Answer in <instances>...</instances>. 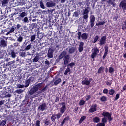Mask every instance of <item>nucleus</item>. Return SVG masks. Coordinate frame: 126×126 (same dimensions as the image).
<instances>
[{
	"mask_svg": "<svg viewBox=\"0 0 126 126\" xmlns=\"http://www.w3.org/2000/svg\"><path fill=\"white\" fill-rule=\"evenodd\" d=\"M62 106L60 108V112L57 114V120H60L62 117L63 114L64 113V112L66 111V104L65 102H61L60 103Z\"/></svg>",
	"mask_w": 126,
	"mask_h": 126,
	"instance_id": "f257e3e1",
	"label": "nucleus"
},
{
	"mask_svg": "<svg viewBox=\"0 0 126 126\" xmlns=\"http://www.w3.org/2000/svg\"><path fill=\"white\" fill-rule=\"evenodd\" d=\"M25 16H27V13L25 12V11L20 12L16 19H18V20H22L24 23H28L29 22L28 18L27 17H25Z\"/></svg>",
	"mask_w": 126,
	"mask_h": 126,
	"instance_id": "f03ea898",
	"label": "nucleus"
},
{
	"mask_svg": "<svg viewBox=\"0 0 126 126\" xmlns=\"http://www.w3.org/2000/svg\"><path fill=\"white\" fill-rule=\"evenodd\" d=\"M42 84H43V83H40L37 84L36 85L33 86L32 88L29 91L28 93V95H33L34 93H36V92H37V91H38L39 89H40V88L42 87Z\"/></svg>",
	"mask_w": 126,
	"mask_h": 126,
	"instance_id": "7ed1b4c3",
	"label": "nucleus"
},
{
	"mask_svg": "<svg viewBox=\"0 0 126 126\" xmlns=\"http://www.w3.org/2000/svg\"><path fill=\"white\" fill-rule=\"evenodd\" d=\"M7 51L8 56H10L13 59L16 58V52H15L14 49L11 47H8Z\"/></svg>",
	"mask_w": 126,
	"mask_h": 126,
	"instance_id": "20e7f679",
	"label": "nucleus"
},
{
	"mask_svg": "<svg viewBox=\"0 0 126 126\" xmlns=\"http://www.w3.org/2000/svg\"><path fill=\"white\" fill-rule=\"evenodd\" d=\"M89 7H86L83 12V19L86 20L88 19V13H89Z\"/></svg>",
	"mask_w": 126,
	"mask_h": 126,
	"instance_id": "39448f33",
	"label": "nucleus"
},
{
	"mask_svg": "<svg viewBox=\"0 0 126 126\" xmlns=\"http://www.w3.org/2000/svg\"><path fill=\"white\" fill-rule=\"evenodd\" d=\"M103 117H106L107 118L109 122H111V121L113 120V118L112 117V114L110 113L109 112H108L107 111H104L103 112L102 114Z\"/></svg>",
	"mask_w": 126,
	"mask_h": 126,
	"instance_id": "423d86ee",
	"label": "nucleus"
},
{
	"mask_svg": "<svg viewBox=\"0 0 126 126\" xmlns=\"http://www.w3.org/2000/svg\"><path fill=\"white\" fill-rule=\"evenodd\" d=\"M99 53V49L97 47H95L94 49V52H92L91 57L92 59H95Z\"/></svg>",
	"mask_w": 126,
	"mask_h": 126,
	"instance_id": "0eeeda50",
	"label": "nucleus"
},
{
	"mask_svg": "<svg viewBox=\"0 0 126 126\" xmlns=\"http://www.w3.org/2000/svg\"><path fill=\"white\" fill-rule=\"evenodd\" d=\"M98 105L97 104L93 103L92 104L90 108L89 109V113H94V112H96L97 111V107Z\"/></svg>",
	"mask_w": 126,
	"mask_h": 126,
	"instance_id": "6e6552de",
	"label": "nucleus"
},
{
	"mask_svg": "<svg viewBox=\"0 0 126 126\" xmlns=\"http://www.w3.org/2000/svg\"><path fill=\"white\" fill-rule=\"evenodd\" d=\"M63 60L64 65H67V64H68V63H69V61H70V56L67 54V55L63 58Z\"/></svg>",
	"mask_w": 126,
	"mask_h": 126,
	"instance_id": "1a4fd4ad",
	"label": "nucleus"
},
{
	"mask_svg": "<svg viewBox=\"0 0 126 126\" xmlns=\"http://www.w3.org/2000/svg\"><path fill=\"white\" fill-rule=\"evenodd\" d=\"M92 80V78H89L88 80V78H85L84 80H83L81 84L82 85H89L90 84L91 81Z\"/></svg>",
	"mask_w": 126,
	"mask_h": 126,
	"instance_id": "9d476101",
	"label": "nucleus"
},
{
	"mask_svg": "<svg viewBox=\"0 0 126 126\" xmlns=\"http://www.w3.org/2000/svg\"><path fill=\"white\" fill-rule=\"evenodd\" d=\"M47 109V104L46 103H42L41 105H39L38 107V111H40V112H43Z\"/></svg>",
	"mask_w": 126,
	"mask_h": 126,
	"instance_id": "9b49d317",
	"label": "nucleus"
},
{
	"mask_svg": "<svg viewBox=\"0 0 126 126\" xmlns=\"http://www.w3.org/2000/svg\"><path fill=\"white\" fill-rule=\"evenodd\" d=\"M107 41V36L104 35L103 36H102L100 41H99V44L100 46H103V45H105L106 44V41Z\"/></svg>",
	"mask_w": 126,
	"mask_h": 126,
	"instance_id": "f8f14e48",
	"label": "nucleus"
},
{
	"mask_svg": "<svg viewBox=\"0 0 126 126\" xmlns=\"http://www.w3.org/2000/svg\"><path fill=\"white\" fill-rule=\"evenodd\" d=\"M7 44H8L7 41L4 39H2L0 40V47L1 48H6V47H7Z\"/></svg>",
	"mask_w": 126,
	"mask_h": 126,
	"instance_id": "ddd939ff",
	"label": "nucleus"
},
{
	"mask_svg": "<svg viewBox=\"0 0 126 126\" xmlns=\"http://www.w3.org/2000/svg\"><path fill=\"white\" fill-rule=\"evenodd\" d=\"M54 56V50L52 48H49L48 53H47V57L49 59H52Z\"/></svg>",
	"mask_w": 126,
	"mask_h": 126,
	"instance_id": "4468645a",
	"label": "nucleus"
},
{
	"mask_svg": "<svg viewBox=\"0 0 126 126\" xmlns=\"http://www.w3.org/2000/svg\"><path fill=\"white\" fill-rule=\"evenodd\" d=\"M67 55V52L65 51H63L58 56L59 60L63 59Z\"/></svg>",
	"mask_w": 126,
	"mask_h": 126,
	"instance_id": "2eb2a0df",
	"label": "nucleus"
},
{
	"mask_svg": "<svg viewBox=\"0 0 126 126\" xmlns=\"http://www.w3.org/2000/svg\"><path fill=\"white\" fill-rule=\"evenodd\" d=\"M104 50H105V52L103 56V59H106V57H107V55H108V52H109V48L108 47V46L105 45L104 46Z\"/></svg>",
	"mask_w": 126,
	"mask_h": 126,
	"instance_id": "dca6fc26",
	"label": "nucleus"
},
{
	"mask_svg": "<svg viewBox=\"0 0 126 126\" xmlns=\"http://www.w3.org/2000/svg\"><path fill=\"white\" fill-rule=\"evenodd\" d=\"M83 46H84V43L83 42H81L78 47V51L80 53H81V52L83 51Z\"/></svg>",
	"mask_w": 126,
	"mask_h": 126,
	"instance_id": "f3484780",
	"label": "nucleus"
},
{
	"mask_svg": "<svg viewBox=\"0 0 126 126\" xmlns=\"http://www.w3.org/2000/svg\"><path fill=\"white\" fill-rule=\"evenodd\" d=\"M120 7H122L123 10H126V3L125 1H122L120 3Z\"/></svg>",
	"mask_w": 126,
	"mask_h": 126,
	"instance_id": "a211bd4d",
	"label": "nucleus"
},
{
	"mask_svg": "<svg viewBox=\"0 0 126 126\" xmlns=\"http://www.w3.org/2000/svg\"><path fill=\"white\" fill-rule=\"evenodd\" d=\"M69 116H67V117H65L64 119L62 121L60 124V126H63V125L65 124L66 121H68V120H69Z\"/></svg>",
	"mask_w": 126,
	"mask_h": 126,
	"instance_id": "6ab92c4d",
	"label": "nucleus"
},
{
	"mask_svg": "<svg viewBox=\"0 0 126 126\" xmlns=\"http://www.w3.org/2000/svg\"><path fill=\"white\" fill-rule=\"evenodd\" d=\"M46 6L47 7H54V6H56V4L53 2V1L47 2Z\"/></svg>",
	"mask_w": 126,
	"mask_h": 126,
	"instance_id": "aec40b11",
	"label": "nucleus"
},
{
	"mask_svg": "<svg viewBox=\"0 0 126 126\" xmlns=\"http://www.w3.org/2000/svg\"><path fill=\"white\" fill-rule=\"evenodd\" d=\"M6 55V50H0V56L1 58H4V56Z\"/></svg>",
	"mask_w": 126,
	"mask_h": 126,
	"instance_id": "412c9836",
	"label": "nucleus"
},
{
	"mask_svg": "<svg viewBox=\"0 0 126 126\" xmlns=\"http://www.w3.org/2000/svg\"><path fill=\"white\" fill-rule=\"evenodd\" d=\"M31 80V79L30 78H29V79L26 80L25 82V87H28L29 86V84H30V81Z\"/></svg>",
	"mask_w": 126,
	"mask_h": 126,
	"instance_id": "4be33fe9",
	"label": "nucleus"
},
{
	"mask_svg": "<svg viewBox=\"0 0 126 126\" xmlns=\"http://www.w3.org/2000/svg\"><path fill=\"white\" fill-rule=\"evenodd\" d=\"M50 119L51 120V122L55 123V122H56V119L57 120V114H52Z\"/></svg>",
	"mask_w": 126,
	"mask_h": 126,
	"instance_id": "5701e85b",
	"label": "nucleus"
},
{
	"mask_svg": "<svg viewBox=\"0 0 126 126\" xmlns=\"http://www.w3.org/2000/svg\"><path fill=\"white\" fill-rule=\"evenodd\" d=\"M5 97H6V95L4 91H0V98L3 99V98H5Z\"/></svg>",
	"mask_w": 126,
	"mask_h": 126,
	"instance_id": "b1692460",
	"label": "nucleus"
},
{
	"mask_svg": "<svg viewBox=\"0 0 126 126\" xmlns=\"http://www.w3.org/2000/svg\"><path fill=\"white\" fill-rule=\"evenodd\" d=\"M15 63V61H10V62H8L6 64V66H13L14 65V63Z\"/></svg>",
	"mask_w": 126,
	"mask_h": 126,
	"instance_id": "393cba45",
	"label": "nucleus"
},
{
	"mask_svg": "<svg viewBox=\"0 0 126 126\" xmlns=\"http://www.w3.org/2000/svg\"><path fill=\"white\" fill-rule=\"evenodd\" d=\"M96 18H95V16L94 15H91L90 16V22H95V20Z\"/></svg>",
	"mask_w": 126,
	"mask_h": 126,
	"instance_id": "a878e982",
	"label": "nucleus"
},
{
	"mask_svg": "<svg viewBox=\"0 0 126 126\" xmlns=\"http://www.w3.org/2000/svg\"><path fill=\"white\" fill-rule=\"evenodd\" d=\"M62 81V79L60 78H59L58 79L56 80L54 82V84L55 85V86H57L58 84H59Z\"/></svg>",
	"mask_w": 126,
	"mask_h": 126,
	"instance_id": "bb28decb",
	"label": "nucleus"
},
{
	"mask_svg": "<svg viewBox=\"0 0 126 126\" xmlns=\"http://www.w3.org/2000/svg\"><path fill=\"white\" fill-rule=\"evenodd\" d=\"M105 69V67H103V66H101L100 67L98 70V71H97V73L100 74L101 73H103L104 72V69Z\"/></svg>",
	"mask_w": 126,
	"mask_h": 126,
	"instance_id": "cd10ccee",
	"label": "nucleus"
},
{
	"mask_svg": "<svg viewBox=\"0 0 126 126\" xmlns=\"http://www.w3.org/2000/svg\"><path fill=\"white\" fill-rule=\"evenodd\" d=\"M100 121V118L98 117H94L93 119V121L94 123H99Z\"/></svg>",
	"mask_w": 126,
	"mask_h": 126,
	"instance_id": "c85d7f7f",
	"label": "nucleus"
},
{
	"mask_svg": "<svg viewBox=\"0 0 126 126\" xmlns=\"http://www.w3.org/2000/svg\"><path fill=\"white\" fill-rule=\"evenodd\" d=\"M107 3H109V4H111L113 5L114 7L116 6V5L115 4V0H109L108 1H107Z\"/></svg>",
	"mask_w": 126,
	"mask_h": 126,
	"instance_id": "c756f323",
	"label": "nucleus"
},
{
	"mask_svg": "<svg viewBox=\"0 0 126 126\" xmlns=\"http://www.w3.org/2000/svg\"><path fill=\"white\" fill-rule=\"evenodd\" d=\"M99 39H100V36L99 35L95 36V37L94 38L93 40V43L94 44H95V43H97Z\"/></svg>",
	"mask_w": 126,
	"mask_h": 126,
	"instance_id": "7c9ffc66",
	"label": "nucleus"
},
{
	"mask_svg": "<svg viewBox=\"0 0 126 126\" xmlns=\"http://www.w3.org/2000/svg\"><path fill=\"white\" fill-rule=\"evenodd\" d=\"M81 38L83 40H86L88 38V35L85 33H83L81 35Z\"/></svg>",
	"mask_w": 126,
	"mask_h": 126,
	"instance_id": "2f4dec72",
	"label": "nucleus"
},
{
	"mask_svg": "<svg viewBox=\"0 0 126 126\" xmlns=\"http://www.w3.org/2000/svg\"><path fill=\"white\" fill-rule=\"evenodd\" d=\"M112 83H113V80H108L106 81V84L107 86H111Z\"/></svg>",
	"mask_w": 126,
	"mask_h": 126,
	"instance_id": "473e14b6",
	"label": "nucleus"
},
{
	"mask_svg": "<svg viewBox=\"0 0 126 126\" xmlns=\"http://www.w3.org/2000/svg\"><path fill=\"white\" fill-rule=\"evenodd\" d=\"M75 52V47H72L71 48H69V53L70 54H73Z\"/></svg>",
	"mask_w": 126,
	"mask_h": 126,
	"instance_id": "72a5a7b5",
	"label": "nucleus"
},
{
	"mask_svg": "<svg viewBox=\"0 0 126 126\" xmlns=\"http://www.w3.org/2000/svg\"><path fill=\"white\" fill-rule=\"evenodd\" d=\"M86 119V116H82L79 121V124H81Z\"/></svg>",
	"mask_w": 126,
	"mask_h": 126,
	"instance_id": "f704fd0d",
	"label": "nucleus"
},
{
	"mask_svg": "<svg viewBox=\"0 0 126 126\" xmlns=\"http://www.w3.org/2000/svg\"><path fill=\"white\" fill-rule=\"evenodd\" d=\"M35 40H36V35L34 34L31 36L30 42H34V41H35Z\"/></svg>",
	"mask_w": 126,
	"mask_h": 126,
	"instance_id": "c9c22d12",
	"label": "nucleus"
},
{
	"mask_svg": "<svg viewBox=\"0 0 126 126\" xmlns=\"http://www.w3.org/2000/svg\"><path fill=\"white\" fill-rule=\"evenodd\" d=\"M19 56L20 57H25V56H26V53L25 52H23V51L21 52V51H20L19 52Z\"/></svg>",
	"mask_w": 126,
	"mask_h": 126,
	"instance_id": "e433bc0d",
	"label": "nucleus"
},
{
	"mask_svg": "<svg viewBox=\"0 0 126 126\" xmlns=\"http://www.w3.org/2000/svg\"><path fill=\"white\" fill-rule=\"evenodd\" d=\"M70 68L69 67H67L64 73V75H67V73L70 72Z\"/></svg>",
	"mask_w": 126,
	"mask_h": 126,
	"instance_id": "4c0bfd02",
	"label": "nucleus"
},
{
	"mask_svg": "<svg viewBox=\"0 0 126 126\" xmlns=\"http://www.w3.org/2000/svg\"><path fill=\"white\" fill-rule=\"evenodd\" d=\"M100 100L101 102H106L107 101V97L105 96H103L100 98Z\"/></svg>",
	"mask_w": 126,
	"mask_h": 126,
	"instance_id": "58836bf2",
	"label": "nucleus"
},
{
	"mask_svg": "<svg viewBox=\"0 0 126 126\" xmlns=\"http://www.w3.org/2000/svg\"><path fill=\"white\" fill-rule=\"evenodd\" d=\"M89 25L91 27V28H93V27H94L95 25V22L89 21Z\"/></svg>",
	"mask_w": 126,
	"mask_h": 126,
	"instance_id": "ea45409f",
	"label": "nucleus"
},
{
	"mask_svg": "<svg viewBox=\"0 0 126 126\" xmlns=\"http://www.w3.org/2000/svg\"><path fill=\"white\" fill-rule=\"evenodd\" d=\"M17 41H18V42H19V43H22V42L23 41V37H22L21 35H20L17 39Z\"/></svg>",
	"mask_w": 126,
	"mask_h": 126,
	"instance_id": "a19ab883",
	"label": "nucleus"
},
{
	"mask_svg": "<svg viewBox=\"0 0 126 126\" xmlns=\"http://www.w3.org/2000/svg\"><path fill=\"white\" fill-rule=\"evenodd\" d=\"M122 29L123 30L126 29V20L124 22V24L122 25Z\"/></svg>",
	"mask_w": 126,
	"mask_h": 126,
	"instance_id": "79ce46f5",
	"label": "nucleus"
},
{
	"mask_svg": "<svg viewBox=\"0 0 126 126\" xmlns=\"http://www.w3.org/2000/svg\"><path fill=\"white\" fill-rule=\"evenodd\" d=\"M33 63H37L39 61V56H36L33 59Z\"/></svg>",
	"mask_w": 126,
	"mask_h": 126,
	"instance_id": "37998d69",
	"label": "nucleus"
},
{
	"mask_svg": "<svg viewBox=\"0 0 126 126\" xmlns=\"http://www.w3.org/2000/svg\"><path fill=\"white\" fill-rule=\"evenodd\" d=\"M30 49H31V44H30L28 45V46H27L25 48L24 51H29Z\"/></svg>",
	"mask_w": 126,
	"mask_h": 126,
	"instance_id": "c03bdc74",
	"label": "nucleus"
},
{
	"mask_svg": "<svg viewBox=\"0 0 126 126\" xmlns=\"http://www.w3.org/2000/svg\"><path fill=\"white\" fill-rule=\"evenodd\" d=\"M109 93L110 95H114V94H115V90L113 89L109 90Z\"/></svg>",
	"mask_w": 126,
	"mask_h": 126,
	"instance_id": "a18cd8bd",
	"label": "nucleus"
},
{
	"mask_svg": "<svg viewBox=\"0 0 126 126\" xmlns=\"http://www.w3.org/2000/svg\"><path fill=\"white\" fill-rule=\"evenodd\" d=\"M105 24V21H102L101 22H99L96 24V26H99L100 25H104Z\"/></svg>",
	"mask_w": 126,
	"mask_h": 126,
	"instance_id": "49530a36",
	"label": "nucleus"
},
{
	"mask_svg": "<svg viewBox=\"0 0 126 126\" xmlns=\"http://www.w3.org/2000/svg\"><path fill=\"white\" fill-rule=\"evenodd\" d=\"M35 126H41V120L36 121Z\"/></svg>",
	"mask_w": 126,
	"mask_h": 126,
	"instance_id": "de8ad7c7",
	"label": "nucleus"
},
{
	"mask_svg": "<svg viewBox=\"0 0 126 126\" xmlns=\"http://www.w3.org/2000/svg\"><path fill=\"white\" fill-rule=\"evenodd\" d=\"M101 122L102 124H106V123H107L108 121L107 120V118L106 117H103L102 118Z\"/></svg>",
	"mask_w": 126,
	"mask_h": 126,
	"instance_id": "09e8293b",
	"label": "nucleus"
},
{
	"mask_svg": "<svg viewBox=\"0 0 126 126\" xmlns=\"http://www.w3.org/2000/svg\"><path fill=\"white\" fill-rule=\"evenodd\" d=\"M109 73H114V71H115V69H114V68L112 67H110L109 68Z\"/></svg>",
	"mask_w": 126,
	"mask_h": 126,
	"instance_id": "8fccbe9b",
	"label": "nucleus"
},
{
	"mask_svg": "<svg viewBox=\"0 0 126 126\" xmlns=\"http://www.w3.org/2000/svg\"><path fill=\"white\" fill-rule=\"evenodd\" d=\"M119 99H120V94H116V96L115 99H114V101H117L118 100H119Z\"/></svg>",
	"mask_w": 126,
	"mask_h": 126,
	"instance_id": "3c124183",
	"label": "nucleus"
},
{
	"mask_svg": "<svg viewBox=\"0 0 126 126\" xmlns=\"http://www.w3.org/2000/svg\"><path fill=\"white\" fill-rule=\"evenodd\" d=\"M40 5L41 8H42V9H45L46 8L45 7V5H44V3H43V1H41L40 2Z\"/></svg>",
	"mask_w": 126,
	"mask_h": 126,
	"instance_id": "603ef678",
	"label": "nucleus"
},
{
	"mask_svg": "<svg viewBox=\"0 0 126 126\" xmlns=\"http://www.w3.org/2000/svg\"><path fill=\"white\" fill-rule=\"evenodd\" d=\"M15 92L16 93H18V94H20L23 92V90H22V89H20L16 90Z\"/></svg>",
	"mask_w": 126,
	"mask_h": 126,
	"instance_id": "864d4df0",
	"label": "nucleus"
},
{
	"mask_svg": "<svg viewBox=\"0 0 126 126\" xmlns=\"http://www.w3.org/2000/svg\"><path fill=\"white\" fill-rule=\"evenodd\" d=\"M85 104V101L83 100H81L79 103V106H83Z\"/></svg>",
	"mask_w": 126,
	"mask_h": 126,
	"instance_id": "5fc2aeb1",
	"label": "nucleus"
},
{
	"mask_svg": "<svg viewBox=\"0 0 126 126\" xmlns=\"http://www.w3.org/2000/svg\"><path fill=\"white\" fill-rule=\"evenodd\" d=\"M14 31H15V28H14V26H12V27L10 28L9 32H10L11 33H13V32H14Z\"/></svg>",
	"mask_w": 126,
	"mask_h": 126,
	"instance_id": "6e6d98bb",
	"label": "nucleus"
},
{
	"mask_svg": "<svg viewBox=\"0 0 126 126\" xmlns=\"http://www.w3.org/2000/svg\"><path fill=\"white\" fill-rule=\"evenodd\" d=\"M106 126V125L105 124V123H102V122H98V123H97L96 124V126Z\"/></svg>",
	"mask_w": 126,
	"mask_h": 126,
	"instance_id": "4d7b16f0",
	"label": "nucleus"
},
{
	"mask_svg": "<svg viewBox=\"0 0 126 126\" xmlns=\"http://www.w3.org/2000/svg\"><path fill=\"white\" fill-rule=\"evenodd\" d=\"M77 35L78 40H80V39H81V32H78Z\"/></svg>",
	"mask_w": 126,
	"mask_h": 126,
	"instance_id": "13d9d810",
	"label": "nucleus"
},
{
	"mask_svg": "<svg viewBox=\"0 0 126 126\" xmlns=\"http://www.w3.org/2000/svg\"><path fill=\"white\" fill-rule=\"evenodd\" d=\"M44 124L45 125H46V126H49V125H50V120H48V119H46L44 121Z\"/></svg>",
	"mask_w": 126,
	"mask_h": 126,
	"instance_id": "bf43d9fd",
	"label": "nucleus"
},
{
	"mask_svg": "<svg viewBox=\"0 0 126 126\" xmlns=\"http://www.w3.org/2000/svg\"><path fill=\"white\" fill-rule=\"evenodd\" d=\"M68 65V66H70V67H72L73 66H74V65H75V63H74V62H71Z\"/></svg>",
	"mask_w": 126,
	"mask_h": 126,
	"instance_id": "052dcab7",
	"label": "nucleus"
},
{
	"mask_svg": "<svg viewBox=\"0 0 126 126\" xmlns=\"http://www.w3.org/2000/svg\"><path fill=\"white\" fill-rule=\"evenodd\" d=\"M24 87H25L24 85H21L20 84L17 85V88H24Z\"/></svg>",
	"mask_w": 126,
	"mask_h": 126,
	"instance_id": "680f3d73",
	"label": "nucleus"
},
{
	"mask_svg": "<svg viewBox=\"0 0 126 126\" xmlns=\"http://www.w3.org/2000/svg\"><path fill=\"white\" fill-rule=\"evenodd\" d=\"M6 3H8V0H3L2 1V4H6Z\"/></svg>",
	"mask_w": 126,
	"mask_h": 126,
	"instance_id": "e2e57ef3",
	"label": "nucleus"
},
{
	"mask_svg": "<svg viewBox=\"0 0 126 126\" xmlns=\"http://www.w3.org/2000/svg\"><path fill=\"white\" fill-rule=\"evenodd\" d=\"M103 92L104 94H108V93L109 92V90L107 89H104L103 91Z\"/></svg>",
	"mask_w": 126,
	"mask_h": 126,
	"instance_id": "0e129e2a",
	"label": "nucleus"
},
{
	"mask_svg": "<svg viewBox=\"0 0 126 126\" xmlns=\"http://www.w3.org/2000/svg\"><path fill=\"white\" fill-rule=\"evenodd\" d=\"M74 15L75 17H78V16H79V14H78V12L75 11L74 12Z\"/></svg>",
	"mask_w": 126,
	"mask_h": 126,
	"instance_id": "69168bd1",
	"label": "nucleus"
},
{
	"mask_svg": "<svg viewBox=\"0 0 126 126\" xmlns=\"http://www.w3.org/2000/svg\"><path fill=\"white\" fill-rule=\"evenodd\" d=\"M91 98V95H88L86 96V101H89V100H90Z\"/></svg>",
	"mask_w": 126,
	"mask_h": 126,
	"instance_id": "338daca9",
	"label": "nucleus"
},
{
	"mask_svg": "<svg viewBox=\"0 0 126 126\" xmlns=\"http://www.w3.org/2000/svg\"><path fill=\"white\" fill-rule=\"evenodd\" d=\"M47 86H45V87H44L42 89H41V92H45V91H46V90H47Z\"/></svg>",
	"mask_w": 126,
	"mask_h": 126,
	"instance_id": "774afa93",
	"label": "nucleus"
}]
</instances>
